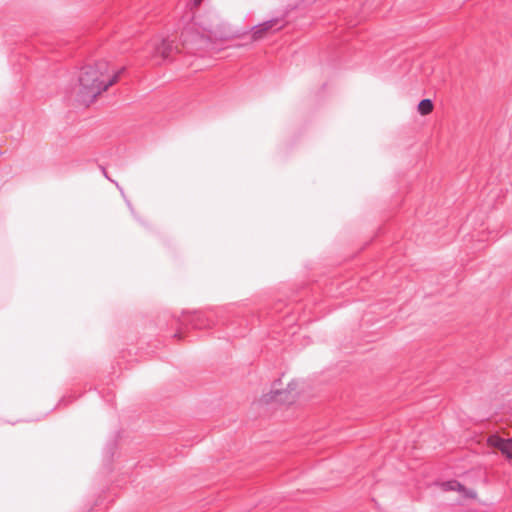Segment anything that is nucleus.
I'll use <instances>...</instances> for the list:
<instances>
[{
    "mask_svg": "<svg viewBox=\"0 0 512 512\" xmlns=\"http://www.w3.org/2000/svg\"><path fill=\"white\" fill-rule=\"evenodd\" d=\"M125 67L109 74V63L106 60H99L93 65L82 67L79 74V90L77 101L84 105L91 104L102 92L114 85Z\"/></svg>",
    "mask_w": 512,
    "mask_h": 512,
    "instance_id": "1",
    "label": "nucleus"
},
{
    "mask_svg": "<svg viewBox=\"0 0 512 512\" xmlns=\"http://www.w3.org/2000/svg\"><path fill=\"white\" fill-rule=\"evenodd\" d=\"M297 13L296 9H292L291 11H287L284 14H277L272 16L268 20L263 21L262 23L256 24L252 26L248 32H268L272 30L273 32H277L283 28H285L289 23L294 20V14Z\"/></svg>",
    "mask_w": 512,
    "mask_h": 512,
    "instance_id": "2",
    "label": "nucleus"
},
{
    "mask_svg": "<svg viewBox=\"0 0 512 512\" xmlns=\"http://www.w3.org/2000/svg\"><path fill=\"white\" fill-rule=\"evenodd\" d=\"M280 385V380L275 381L272 389L269 393L264 394L261 398V401L265 404H269L272 402H276L279 404H291L294 401V396H291V393L296 389V383L290 382L287 385L285 390H281L278 388Z\"/></svg>",
    "mask_w": 512,
    "mask_h": 512,
    "instance_id": "3",
    "label": "nucleus"
},
{
    "mask_svg": "<svg viewBox=\"0 0 512 512\" xmlns=\"http://www.w3.org/2000/svg\"><path fill=\"white\" fill-rule=\"evenodd\" d=\"M488 442L491 446L499 449L506 458L512 459V439H504L494 435L488 439Z\"/></svg>",
    "mask_w": 512,
    "mask_h": 512,
    "instance_id": "4",
    "label": "nucleus"
},
{
    "mask_svg": "<svg viewBox=\"0 0 512 512\" xmlns=\"http://www.w3.org/2000/svg\"><path fill=\"white\" fill-rule=\"evenodd\" d=\"M189 324L195 329H206L213 325V320L203 312H193L189 319Z\"/></svg>",
    "mask_w": 512,
    "mask_h": 512,
    "instance_id": "5",
    "label": "nucleus"
},
{
    "mask_svg": "<svg viewBox=\"0 0 512 512\" xmlns=\"http://www.w3.org/2000/svg\"><path fill=\"white\" fill-rule=\"evenodd\" d=\"M441 486H442V489L445 491H460V492L463 491L464 492L466 490L465 487L457 480H449V481L443 482L441 484Z\"/></svg>",
    "mask_w": 512,
    "mask_h": 512,
    "instance_id": "6",
    "label": "nucleus"
},
{
    "mask_svg": "<svg viewBox=\"0 0 512 512\" xmlns=\"http://www.w3.org/2000/svg\"><path fill=\"white\" fill-rule=\"evenodd\" d=\"M418 112L421 115H427L432 112L433 110V102L431 99H422L418 104Z\"/></svg>",
    "mask_w": 512,
    "mask_h": 512,
    "instance_id": "7",
    "label": "nucleus"
},
{
    "mask_svg": "<svg viewBox=\"0 0 512 512\" xmlns=\"http://www.w3.org/2000/svg\"><path fill=\"white\" fill-rule=\"evenodd\" d=\"M196 36V41L199 42V43H203V44H207L211 41V36L213 34H204V33H201V34H194Z\"/></svg>",
    "mask_w": 512,
    "mask_h": 512,
    "instance_id": "8",
    "label": "nucleus"
},
{
    "mask_svg": "<svg viewBox=\"0 0 512 512\" xmlns=\"http://www.w3.org/2000/svg\"><path fill=\"white\" fill-rule=\"evenodd\" d=\"M101 171H102V173H103L104 177H105L106 179H108L109 181L114 182V183L116 184L117 188L119 189V191L123 194V189L119 186V184H118L117 182H115L114 180H112V179L108 176V174H107V172H106V169H105L104 167H101Z\"/></svg>",
    "mask_w": 512,
    "mask_h": 512,
    "instance_id": "9",
    "label": "nucleus"
},
{
    "mask_svg": "<svg viewBox=\"0 0 512 512\" xmlns=\"http://www.w3.org/2000/svg\"><path fill=\"white\" fill-rule=\"evenodd\" d=\"M250 35H251V37H250V40H251V41H258V40H260V39L262 38V36H263L264 34H256V33H253V34H250Z\"/></svg>",
    "mask_w": 512,
    "mask_h": 512,
    "instance_id": "10",
    "label": "nucleus"
},
{
    "mask_svg": "<svg viewBox=\"0 0 512 512\" xmlns=\"http://www.w3.org/2000/svg\"><path fill=\"white\" fill-rule=\"evenodd\" d=\"M202 2V0H194V4L197 6Z\"/></svg>",
    "mask_w": 512,
    "mask_h": 512,
    "instance_id": "11",
    "label": "nucleus"
},
{
    "mask_svg": "<svg viewBox=\"0 0 512 512\" xmlns=\"http://www.w3.org/2000/svg\"><path fill=\"white\" fill-rule=\"evenodd\" d=\"M126 202H127L128 207L130 208V210L133 212V208L131 206V203L129 201H126Z\"/></svg>",
    "mask_w": 512,
    "mask_h": 512,
    "instance_id": "12",
    "label": "nucleus"
}]
</instances>
